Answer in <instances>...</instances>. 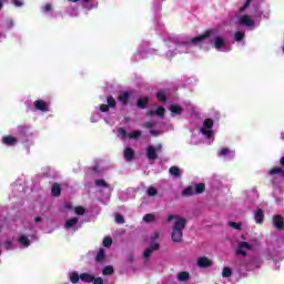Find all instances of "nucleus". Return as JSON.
<instances>
[{
	"label": "nucleus",
	"instance_id": "nucleus-1",
	"mask_svg": "<svg viewBox=\"0 0 284 284\" xmlns=\"http://www.w3.org/2000/svg\"><path fill=\"white\" fill-rule=\"evenodd\" d=\"M207 39L217 52H230V50H232V45L227 43V40L222 37L221 32L216 29H212L193 39H187L185 37H170L166 42L169 48L166 58L172 59V57H176V54H187L192 52L194 45H203Z\"/></svg>",
	"mask_w": 284,
	"mask_h": 284
},
{
	"label": "nucleus",
	"instance_id": "nucleus-2",
	"mask_svg": "<svg viewBox=\"0 0 284 284\" xmlns=\"http://www.w3.org/2000/svg\"><path fill=\"white\" fill-rule=\"evenodd\" d=\"M254 0H246L244 6L240 7L236 16L237 24L244 28H256L261 19H263V11L254 9L252 2Z\"/></svg>",
	"mask_w": 284,
	"mask_h": 284
},
{
	"label": "nucleus",
	"instance_id": "nucleus-3",
	"mask_svg": "<svg viewBox=\"0 0 284 284\" xmlns=\"http://www.w3.org/2000/svg\"><path fill=\"white\" fill-rule=\"evenodd\" d=\"M173 227H172V234L171 239L173 243H181L183 241V230H185V225L187 221L184 217H181L179 215H169L168 221H174Z\"/></svg>",
	"mask_w": 284,
	"mask_h": 284
},
{
	"label": "nucleus",
	"instance_id": "nucleus-4",
	"mask_svg": "<svg viewBox=\"0 0 284 284\" xmlns=\"http://www.w3.org/2000/svg\"><path fill=\"white\" fill-rule=\"evenodd\" d=\"M214 120L213 119H205L202 123V126L200 130H197L199 135L203 139H207L209 143H212L214 141Z\"/></svg>",
	"mask_w": 284,
	"mask_h": 284
},
{
	"label": "nucleus",
	"instance_id": "nucleus-5",
	"mask_svg": "<svg viewBox=\"0 0 284 284\" xmlns=\"http://www.w3.org/2000/svg\"><path fill=\"white\" fill-rule=\"evenodd\" d=\"M34 131L30 130L29 126L20 125L17 128V135L23 145H34V141H32V136H34Z\"/></svg>",
	"mask_w": 284,
	"mask_h": 284
},
{
	"label": "nucleus",
	"instance_id": "nucleus-6",
	"mask_svg": "<svg viewBox=\"0 0 284 284\" xmlns=\"http://www.w3.org/2000/svg\"><path fill=\"white\" fill-rule=\"evenodd\" d=\"M108 104H101L100 106H95V113L98 116H103L110 112V108H116V100L112 95L106 98Z\"/></svg>",
	"mask_w": 284,
	"mask_h": 284
},
{
	"label": "nucleus",
	"instance_id": "nucleus-7",
	"mask_svg": "<svg viewBox=\"0 0 284 284\" xmlns=\"http://www.w3.org/2000/svg\"><path fill=\"white\" fill-rule=\"evenodd\" d=\"M32 241H34V234L28 235L26 233H22L16 239V242L21 250L30 247V245H32Z\"/></svg>",
	"mask_w": 284,
	"mask_h": 284
},
{
	"label": "nucleus",
	"instance_id": "nucleus-8",
	"mask_svg": "<svg viewBox=\"0 0 284 284\" xmlns=\"http://www.w3.org/2000/svg\"><path fill=\"white\" fill-rule=\"evenodd\" d=\"M154 52L153 49H149L148 44H142L139 47L138 52L133 55L134 61H141V59H148L150 54Z\"/></svg>",
	"mask_w": 284,
	"mask_h": 284
},
{
	"label": "nucleus",
	"instance_id": "nucleus-9",
	"mask_svg": "<svg viewBox=\"0 0 284 284\" xmlns=\"http://www.w3.org/2000/svg\"><path fill=\"white\" fill-rule=\"evenodd\" d=\"M236 151L230 148H223L217 152V158L221 159V161H234Z\"/></svg>",
	"mask_w": 284,
	"mask_h": 284
},
{
	"label": "nucleus",
	"instance_id": "nucleus-10",
	"mask_svg": "<svg viewBox=\"0 0 284 284\" xmlns=\"http://www.w3.org/2000/svg\"><path fill=\"white\" fill-rule=\"evenodd\" d=\"M163 150V144H156L146 146V159L149 161H156L158 155L156 152H161Z\"/></svg>",
	"mask_w": 284,
	"mask_h": 284
},
{
	"label": "nucleus",
	"instance_id": "nucleus-11",
	"mask_svg": "<svg viewBox=\"0 0 284 284\" xmlns=\"http://www.w3.org/2000/svg\"><path fill=\"white\" fill-rule=\"evenodd\" d=\"M79 227H81L79 217L67 219L64 222V230H67V232H77Z\"/></svg>",
	"mask_w": 284,
	"mask_h": 284
},
{
	"label": "nucleus",
	"instance_id": "nucleus-12",
	"mask_svg": "<svg viewBox=\"0 0 284 284\" xmlns=\"http://www.w3.org/2000/svg\"><path fill=\"white\" fill-rule=\"evenodd\" d=\"M33 108L37 112L47 113L50 112V102L44 100H36L33 102Z\"/></svg>",
	"mask_w": 284,
	"mask_h": 284
},
{
	"label": "nucleus",
	"instance_id": "nucleus-13",
	"mask_svg": "<svg viewBox=\"0 0 284 284\" xmlns=\"http://www.w3.org/2000/svg\"><path fill=\"white\" fill-rule=\"evenodd\" d=\"M250 250H252V244H250L247 242H239L237 247L235 250V254L237 256H246L247 252H250Z\"/></svg>",
	"mask_w": 284,
	"mask_h": 284
},
{
	"label": "nucleus",
	"instance_id": "nucleus-14",
	"mask_svg": "<svg viewBox=\"0 0 284 284\" xmlns=\"http://www.w3.org/2000/svg\"><path fill=\"white\" fill-rule=\"evenodd\" d=\"M270 175L272 176L273 183H278V181H283L284 179V170L281 168H274L270 171Z\"/></svg>",
	"mask_w": 284,
	"mask_h": 284
},
{
	"label": "nucleus",
	"instance_id": "nucleus-15",
	"mask_svg": "<svg viewBox=\"0 0 284 284\" xmlns=\"http://www.w3.org/2000/svg\"><path fill=\"white\" fill-rule=\"evenodd\" d=\"M95 186L99 187L101 192H112V186L103 179L95 180Z\"/></svg>",
	"mask_w": 284,
	"mask_h": 284
},
{
	"label": "nucleus",
	"instance_id": "nucleus-16",
	"mask_svg": "<svg viewBox=\"0 0 284 284\" xmlns=\"http://www.w3.org/2000/svg\"><path fill=\"white\" fill-rule=\"evenodd\" d=\"M2 143L3 145H8L10 148L17 145V143H19V139H17L16 136L12 135H4L2 138Z\"/></svg>",
	"mask_w": 284,
	"mask_h": 284
},
{
	"label": "nucleus",
	"instance_id": "nucleus-17",
	"mask_svg": "<svg viewBox=\"0 0 284 284\" xmlns=\"http://www.w3.org/2000/svg\"><path fill=\"white\" fill-rule=\"evenodd\" d=\"M169 110H170L172 116H179V115L183 114V106H181L179 104H171L169 106Z\"/></svg>",
	"mask_w": 284,
	"mask_h": 284
},
{
	"label": "nucleus",
	"instance_id": "nucleus-18",
	"mask_svg": "<svg viewBox=\"0 0 284 284\" xmlns=\"http://www.w3.org/2000/svg\"><path fill=\"white\" fill-rule=\"evenodd\" d=\"M233 39L234 41H236V43H240L241 45H245V31H236L233 34Z\"/></svg>",
	"mask_w": 284,
	"mask_h": 284
},
{
	"label": "nucleus",
	"instance_id": "nucleus-19",
	"mask_svg": "<svg viewBox=\"0 0 284 284\" xmlns=\"http://www.w3.org/2000/svg\"><path fill=\"white\" fill-rule=\"evenodd\" d=\"M159 247H160L159 243H153V244H151V247H148V248L144 251L143 257L146 258V261H148V258H150V256H152V253H153V252H156V250H159Z\"/></svg>",
	"mask_w": 284,
	"mask_h": 284
},
{
	"label": "nucleus",
	"instance_id": "nucleus-20",
	"mask_svg": "<svg viewBox=\"0 0 284 284\" xmlns=\"http://www.w3.org/2000/svg\"><path fill=\"white\" fill-rule=\"evenodd\" d=\"M183 110H186L189 114H196L199 112V106L194 105L192 102H185Z\"/></svg>",
	"mask_w": 284,
	"mask_h": 284
},
{
	"label": "nucleus",
	"instance_id": "nucleus-21",
	"mask_svg": "<svg viewBox=\"0 0 284 284\" xmlns=\"http://www.w3.org/2000/svg\"><path fill=\"white\" fill-rule=\"evenodd\" d=\"M130 97H132L130 92H121L118 97V100L120 101V103H122V105H128Z\"/></svg>",
	"mask_w": 284,
	"mask_h": 284
},
{
	"label": "nucleus",
	"instance_id": "nucleus-22",
	"mask_svg": "<svg viewBox=\"0 0 284 284\" xmlns=\"http://www.w3.org/2000/svg\"><path fill=\"white\" fill-rule=\"evenodd\" d=\"M199 267H212V260L207 257H200L197 260Z\"/></svg>",
	"mask_w": 284,
	"mask_h": 284
},
{
	"label": "nucleus",
	"instance_id": "nucleus-23",
	"mask_svg": "<svg viewBox=\"0 0 284 284\" xmlns=\"http://www.w3.org/2000/svg\"><path fill=\"white\" fill-rule=\"evenodd\" d=\"M273 225H274L277 230H283V225H284L283 216H281V215H275V216L273 217Z\"/></svg>",
	"mask_w": 284,
	"mask_h": 284
},
{
	"label": "nucleus",
	"instance_id": "nucleus-24",
	"mask_svg": "<svg viewBox=\"0 0 284 284\" xmlns=\"http://www.w3.org/2000/svg\"><path fill=\"white\" fill-rule=\"evenodd\" d=\"M80 281H82V283H92L94 281V275L90 273H81Z\"/></svg>",
	"mask_w": 284,
	"mask_h": 284
},
{
	"label": "nucleus",
	"instance_id": "nucleus-25",
	"mask_svg": "<svg viewBox=\"0 0 284 284\" xmlns=\"http://www.w3.org/2000/svg\"><path fill=\"white\" fill-rule=\"evenodd\" d=\"M154 114L163 119L165 109L163 106H159L156 110L150 111L149 116H154Z\"/></svg>",
	"mask_w": 284,
	"mask_h": 284
},
{
	"label": "nucleus",
	"instance_id": "nucleus-26",
	"mask_svg": "<svg viewBox=\"0 0 284 284\" xmlns=\"http://www.w3.org/2000/svg\"><path fill=\"white\" fill-rule=\"evenodd\" d=\"M264 217H265V215L263 214V210L258 209L257 211H255L254 219H255V223H257V225H261V223H263Z\"/></svg>",
	"mask_w": 284,
	"mask_h": 284
},
{
	"label": "nucleus",
	"instance_id": "nucleus-27",
	"mask_svg": "<svg viewBox=\"0 0 284 284\" xmlns=\"http://www.w3.org/2000/svg\"><path fill=\"white\" fill-rule=\"evenodd\" d=\"M176 278H178L179 283H187V281H190V273L180 272V273H178Z\"/></svg>",
	"mask_w": 284,
	"mask_h": 284
},
{
	"label": "nucleus",
	"instance_id": "nucleus-28",
	"mask_svg": "<svg viewBox=\"0 0 284 284\" xmlns=\"http://www.w3.org/2000/svg\"><path fill=\"white\" fill-rule=\"evenodd\" d=\"M69 280L71 283L77 284L81 281V275H79V272H71L69 274Z\"/></svg>",
	"mask_w": 284,
	"mask_h": 284
},
{
	"label": "nucleus",
	"instance_id": "nucleus-29",
	"mask_svg": "<svg viewBox=\"0 0 284 284\" xmlns=\"http://www.w3.org/2000/svg\"><path fill=\"white\" fill-rule=\"evenodd\" d=\"M115 134H116L118 139H122V141L129 136L128 131H125V129H123V128L116 129Z\"/></svg>",
	"mask_w": 284,
	"mask_h": 284
},
{
	"label": "nucleus",
	"instance_id": "nucleus-30",
	"mask_svg": "<svg viewBox=\"0 0 284 284\" xmlns=\"http://www.w3.org/2000/svg\"><path fill=\"white\" fill-rule=\"evenodd\" d=\"M124 159L125 161H132V159H134V150H132L131 148H126L124 150Z\"/></svg>",
	"mask_w": 284,
	"mask_h": 284
},
{
	"label": "nucleus",
	"instance_id": "nucleus-31",
	"mask_svg": "<svg viewBox=\"0 0 284 284\" xmlns=\"http://www.w3.org/2000/svg\"><path fill=\"white\" fill-rule=\"evenodd\" d=\"M194 194H196L194 186H187L182 191V196H194Z\"/></svg>",
	"mask_w": 284,
	"mask_h": 284
},
{
	"label": "nucleus",
	"instance_id": "nucleus-32",
	"mask_svg": "<svg viewBox=\"0 0 284 284\" xmlns=\"http://www.w3.org/2000/svg\"><path fill=\"white\" fill-rule=\"evenodd\" d=\"M171 176H175V179H180L181 178V169H179V166H172L169 170Z\"/></svg>",
	"mask_w": 284,
	"mask_h": 284
},
{
	"label": "nucleus",
	"instance_id": "nucleus-33",
	"mask_svg": "<svg viewBox=\"0 0 284 284\" xmlns=\"http://www.w3.org/2000/svg\"><path fill=\"white\" fill-rule=\"evenodd\" d=\"M103 258H105V250L104 248H100L98 251V254L95 256V261H98L99 263H101V261H103Z\"/></svg>",
	"mask_w": 284,
	"mask_h": 284
},
{
	"label": "nucleus",
	"instance_id": "nucleus-34",
	"mask_svg": "<svg viewBox=\"0 0 284 284\" xmlns=\"http://www.w3.org/2000/svg\"><path fill=\"white\" fill-rule=\"evenodd\" d=\"M51 192H52L53 196H60L61 195V186L59 184H53Z\"/></svg>",
	"mask_w": 284,
	"mask_h": 284
},
{
	"label": "nucleus",
	"instance_id": "nucleus-35",
	"mask_svg": "<svg viewBox=\"0 0 284 284\" xmlns=\"http://www.w3.org/2000/svg\"><path fill=\"white\" fill-rule=\"evenodd\" d=\"M148 98H140L138 100V108H141L142 110L145 109V106L148 105Z\"/></svg>",
	"mask_w": 284,
	"mask_h": 284
},
{
	"label": "nucleus",
	"instance_id": "nucleus-36",
	"mask_svg": "<svg viewBox=\"0 0 284 284\" xmlns=\"http://www.w3.org/2000/svg\"><path fill=\"white\" fill-rule=\"evenodd\" d=\"M155 219H156V217L154 216V214H151V213L145 214V215L143 216L144 223H154Z\"/></svg>",
	"mask_w": 284,
	"mask_h": 284
},
{
	"label": "nucleus",
	"instance_id": "nucleus-37",
	"mask_svg": "<svg viewBox=\"0 0 284 284\" xmlns=\"http://www.w3.org/2000/svg\"><path fill=\"white\" fill-rule=\"evenodd\" d=\"M3 247L8 251L14 250V244L12 243V240L8 239L3 242Z\"/></svg>",
	"mask_w": 284,
	"mask_h": 284
},
{
	"label": "nucleus",
	"instance_id": "nucleus-38",
	"mask_svg": "<svg viewBox=\"0 0 284 284\" xmlns=\"http://www.w3.org/2000/svg\"><path fill=\"white\" fill-rule=\"evenodd\" d=\"M194 190H195V194H203V192H205V184L203 183L196 184Z\"/></svg>",
	"mask_w": 284,
	"mask_h": 284
},
{
	"label": "nucleus",
	"instance_id": "nucleus-39",
	"mask_svg": "<svg viewBox=\"0 0 284 284\" xmlns=\"http://www.w3.org/2000/svg\"><path fill=\"white\" fill-rule=\"evenodd\" d=\"M222 276L223 278H230V276H232V268L230 267H224L222 271Z\"/></svg>",
	"mask_w": 284,
	"mask_h": 284
},
{
	"label": "nucleus",
	"instance_id": "nucleus-40",
	"mask_svg": "<svg viewBox=\"0 0 284 284\" xmlns=\"http://www.w3.org/2000/svg\"><path fill=\"white\" fill-rule=\"evenodd\" d=\"M73 212L78 214V216H83V214H85V209L83 206H75Z\"/></svg>",
	"mask_w": 284,
	"mask_h": 284
},
{
	"label": "nucleus",
	"instance_id": "nucleus-41",
	"mask_svg": "<svg viewBox=\"0 0 284 284\" xmlns=\"http://www.w3.org/2000/svg\"><path fill=\"white\" fill-rule=\"evenodd\" d=\"M229 226L233 227V230H243V224L242 223H236V222H229Z\"/></svg>",
	"mask_w": 284,
	"mask_h": 284
},
{
	"label": "nucleus",
	"instance_id": "nucleus-42",
	"mask_svg": "<svg viewBox=\"0 0 284 284\" xmlns=\"http://www.w3.org/2000/svg\"><path fill=\"white\" fill-rule=\"evenodd\" d=\"M146 194L148 196H156V194H159V191L154 186H151L146 190Z\"/></svg>",
	"mask_w": 284,
	"mask_h": 284
},
{
	"label": "nucleus",
	"instance_id": "nucleus-43",
	"mask_svg": "<svg viewBox=\"0 0 284 284\" xmlns=\"http://www.w3.org/2000/svg\"><path fill=\"white\" fill-rule=\"evenodd\" d=\"M102 274H104V276H108L110 274H114V268L112 266H105L102 271Z\"/></svg>",
	"mask_w": 284,
	"mask_h": 284
},
{
	"label": "nucleus",
	"instance_id": "nucleus-44",
	"mask_svg": "<svg viewBox=\"0 0 284 284\" xmlns=\"http://www.w3.org/2000/svg\"><path fill=\"white\" fill-rule=\"evenodd\" d=\"M252 265H255V266H248V270H255L256 267H261L262 262H261V260H254L252 262Z\"/></svg>",
	"mask_w": 284,
	"mask_h": 284
},
{
	"label": "nucleus",
	"instance_id": "nucleus-45",
	"mask_svg": "<svg viewBox=\"0 0 284 284\" xmlns=\"http://www.w3.org/2000/svg\"><path fill=\"white\" fill-rule=\"evenodd\" d=\"M141 136V131H132L129 133V139H139Z\"/></svg>",
	"mask_w": 284,
	"mask_h": 284
},
{
	"label": "nucleus",
	"instance_id": "nucleus-46",
	"mask_svg": "<svg viewBox=\"0 0 284 284\" xmlns=\"http://www.w3.org/2000/svg\"><path fill=\"white\" fill-rule=\"evenodd\" d=\"M158 100L162 101V103H165V93L163 91H159L156 93Z\"/></svg>",
	"mask_w": 284,
	"mask_h": 284
},
{
	"label": "nucleus",
	"instance_id": "nucleus-47",
	"mask_svg": "<svg viewBox=\"0 0 284 284\" xmlns=\"http://www.w3.org/2000/svg\"><path fill=\"white\" fill-rule=\"evenodd\" d=\"M110 245H112V239L105 237V239L103 240V246H104V247H110Z\"/></svg>",
	"mask_w": 284,
	"mask_h": 284
},
{
	"label": "nucleus",
	"instance_id": "nucleus-48",
	"mask_svg": "<svg viewBox=\"0 0 284 284\" xmlns=\"http://www.w3.org/2000/svg\"><path fill=\"white\" fill-rule=\"evenodd\" d=\"M115 223H119V224L124 223V219L119 213L115 214Z\"/></svg>",
	"mask_w": 284,
	"mask_h": 284
},
{
	"label": "nucleus",
	"instance_id": "nucleus-49",
	"mask_svg": "<svg viewBox=\"0 0 284 284\" xmlns=\"http://www.w3.org/2000/svg\"><path fill=\"white\" fill-rule=\"evenodd\" d=\"M160 234L159 232L153 233V235L151 236V245H153V243H156V239H159Z\"/></svg>",
	"mask_w": 284,
	"mask_h": 284
},
{
	"label": "nucleus",
	"instance_id": "nucleus-50",
	"mask_svg": "<svg viewBox=\"0 0 284 284\" xmlns=\"http://www.w3.org/2000/svg\"><path fill=\"white\" fill-rule=\"evenodd\" d=\"M13 6H16V8H21L23 7V1L21 0H12Z\"/></svg>",
	"mask_w": 284,
	"mask_h": 284
},
{
	"label": "nucleus",
	"instance_id": "nucleus-51",
	"mask_svg": "<svg viewBox=\"0 0 284 284\" xmlns=\"http://www.w3.org/2000/svg\"><path fill=\"white\" fill-rule=\"evenodd\" d=\"M93 284H103V278L102 277H94L92 281Z\"/></svg>",
	"mask_w": 284,
	"mask_h": 284
},
{
	"label": "nucleus",
	"instance_id": "nucleus-52",
	"mask_svg": "<svg viewBox=\"0 0 284 284\" xmlns=\"http://www.w3.org/2000/svg\"><path fill=\"white\" fill-rule=\"evenodd\" d=\"M43 12H50V10H52V4H45L44 7H42Z\"/></svg>",
	"mask_w": 284,
	"mask_h": 284
},
{
	"label": "nucleus",
	"instance_id": "nucleus-53",
	"mask_svg": "<svg viewBox=\"0 0 284 284\" xmlns=\"http://www.w3.org/2000/svg\"><path fill=\"white\" fill-rule=\"evenodd\" d=\"M62 209L63 210H72V204L71 203H64Z\"/></svg>",
	"mask_w": 284,
	"mask_h": 284
},
{
	"label": "nucleus",
	"instance_id": "nucleus-54",
	"mask_svg": "<svg viewBox=\"0 0 284 284\" xmlns=\"http://www.w3.org/2000/svg\"><path fill=\"white\" fill-rule=\"evenodd\" d=\"M234 265H239L240 267H247L245 262H234Z\"/></svg>",
	"mask_w": 284,
	"mask_h": 284
},
{
	"label": "nucleus",
	"instance_id": "nucleus-55",
	"mask_svg": "<svg viewBox=\"0 0 284 284\" xmlns=\"http://www.w3.org/2000/svg\"><path fill=\"white\" fill-rule=\"evenodd\" d=\"M14 26V22L12 20H10L8 23H7V30H10V28H13Z\"/></svg>",
	"mask_w": 284,
	"mask_h": 284
},
{
	"label": "nucleus",
	"instance_id": "nucleus-56",
	"mask_svg": "<svg viewBox=\"0 0 284 284\" xmlns=\"http://www.w3.org/2000/svg\"><path fill=\"white\" fill-rule=\"evenodd\" d=\"M150 134H152L153 136H159L161 133L159 131L151 130Z\"/></svg>",
	"mask_w": 284,
	"mask_h": 284
},
{
	"label": "nucleus",
	"instance_id": "nucleus-57",
	"mask_svg": "<svg viewBox=\"0 0 284 284\" xmlns=\"http://www.w3.org/2000/svg\"><path fill=\"white\" fill-rule=\"evenodd\" d=\"M144 128H154V124L152 122H146L144 124Z\"/></svg>",
	"mask_w": 284,
	"mask_h": 284
},
{
	"label": "nucleus",
	"instance_id": "nucleus-58",
	"mask_svg": "<svg viewBox=\"0 0 284 284\" xmlns=\"http://www.w3.org/2000/svg\"><path fill=\"white\" fill-rule=\"evenodd\" d=\"M97 121H99V119L95 118L94 115H92V116H91V122H92V123H97Z\"/></svg>",
	"mask_w": 284,
	"mask_h": 284
},
{
	"label": "nucleus",
	"instance_id": "nucleus-59",
	"mask_svg": "<svg viewBox=\"0 0 284 284\" xmlns=\"http://www.w3.org/2000/svg\"><path fill=\"white\" fill-rule=\"evenodd\" d=\"M92 8H97V3L93 6H88L87 9L92 10Z\"/></svg>",
	"mask_w": 284,
	"mask_h": 284
},
{
	"label": "nucleus",
	"instance_id": "nucleus-60",
	"mask_svg": "<svg viewBox=\"0 0 284 284\" xmlns=\"http://www.w3.org/2000/svg\"><path fill=\"white\" fill-rule=\"evenodd\" d=\"M36 223H41V217H36Z\"/></svg>",
	"mask_w": 284,
	"mask_h": 284
},
{
	"label": "nucleus",
	"instance_id": "nucleus-61",
	"mask_svg": "<svg viewBox=\"0 0 284 284\" xmlns=\"http://www.w3.org/2000/svg\"><path fill=\"white\" fill-rule=\"evenodd\" d=\"M281 165H284V158L280 160Z\"/></svg>",
	"mask_w": 284,
	"mask_h": 284
},
{
	"label": "nucleus",
	"instance_id": "nucleus-62",
	"mask_svg": "<svg viewBox=\"0 0 284 284\" xmlns=\"http://www.w3.org/2000/svg\"><path fill=\"white\" fill-rule=\"evenodd\" d=\"M281 140L284 141V132L281 133Z\"/></svg>",
	"mask_w": 284,
	"mask_h": 284
},
{
	"label": "nucleus",
	"instance_id": "nucleus-63",
	"mask_svg": "<svg viewBox=\"0 0 284 284\" xmlns=\"http://www.w3.org/2000/svg\"><path fill=\"white\" fill-rule=\"evenodd\" d=\"M71 3H78L79 0H69Z\"/></svg>",
	"mask_w": 284,
	"mask_h": 284
},
{
	"label": "nucleus",
	"instance_id": "nucleus-64",
	"mask_svg": "<svg viewBox=\"0 0 284 284\" xmlns=\"http://www.w3.org/2000/svg\"><path fill=\"white\" fill-rule=\"evenodd\" d=\"M1 8H3V2L0 1V10H1Z\"/></svg>",
	"mask_w": 284,
	"mask_h": 284
}]
</instances>
